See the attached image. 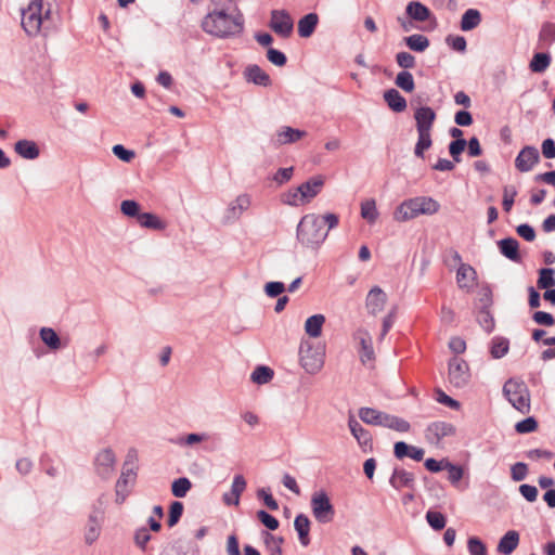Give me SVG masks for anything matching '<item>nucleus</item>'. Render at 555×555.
I'll return each mask as SVG.
<instances>
[{"label": "nucleus", "mask_w": 555, "mask_h": 555, "mask_svg": "<svg viewBox=\"0 0 555 555\" xmlns=\"http://www.w3.org/2000/svg\"><path fill=\"white\" fill-rule=\"evenodd\" d=\"M503 393L508 402L519 412L529 413L530 392L526 383L518 378H509L503 386Z\"/></svg>", "instance_id": "nucleus-6"}, {"label": "nucleus", "mask_w": 555, "mask_h": 555, "mask_svg": "<svg viewBox=\"0 0 555 555\" xmlns=\"http://www.w3.org/2000/svg\"><path fill=\"white\" fill-rule=\"evenodd\" d=\"M481 23V14L477 9H468L461 18V29L469 31L475 29Z\"/></svg>", "instance_id": "nucleus-34"}, {"label": "nucleus", "mask_w": 555, "mask_h": 555, "mask_svg": "<svg viewBox=\"0 0 555 555\" xmlns=\"http://www.w3.org/2000/svg\"><path fill=\"white\" fill-rule=\"evenodd\" d=\"M41 340L52 350H56L61 347V339L57 333L51 327H42L40 330Z\"/></svg>", "instance_id": "nucleus-41"}, {"label": "nucleus", "mask_w": 555, "mask_h": 555, "mask_svg": "<svg viewBox=\"0 0 555 555\" xmlns=\"http://www.w3.org/2000/svg\"><path fill=\"white\" fill-rule=\"evenodd\" d=\"M378 210L374 199H366L361 203V217L369 223H374L378 218Z\"/></svg>", "instance_id": "nucleus-42"}, {"label": "nucleus", "mask_w": 555, "mask_h": 555, "mask_svg": "<svg viewBox=\"0 0 555 555\" xmlns=\"http://www.w3.org/2000/svg\"><path fill=\"white\" fill-rule=\"evenodd\" d=\"M478 323L487 332L491 333L494 328V319L489 309H480L478 317Z\"/></svg>", "instance_id": "nucleus-49"}, {"label": "nucleus", "mask_w": 555, "mask_h": 555, "mask_svg": "<svg viewBox=\"0 0 555 555\" xmlns=\"http://www.w3.org/2000/svg\"><path fill=\"white\" fill-rule=\"evenodd\" d=\"M319 23L317 13H308L298 21V35L301 38H309L314 33Z\"/></svg>", "instance_id": "nucleus-32"}, {"label": "nucleus", "mask_w": 555, "mask_h": 555, "mask_svg": "<svg viewBox=\"0 0 555 555\" xmlns=\"http://www.w3.org/2000/svg\"><path fill=\"white\" fill-rule=\"evenodd\" d=\"M325 322V317L323 314H313L309 317L305 322V331L306 333L313 338H317L322 333V327Z\"/></svg>", "instance_id": "nucleus-36"}, {"label": "nucleus", "mask_w": 555, "mask_h": 555, "mask_svg": "<svg viewBox=\"0 0 555 555\" xmlns=\"http://www.w3.org/2000/svg\"><path fill=\"white\" fill-rule=\"evenodd\" d=\"M22 27L28 36H37L43 24V0H33L22 11Z\"/></svg>", "instance_id": "nucleus-8"}, {"label": "nucleus", "mask_w": 555, "mask_h": 555, "mask_svg": "<svg viewBox=\"0 0 555 555\" xmlns=\"http://www.w3.org/2000/svg\"><path fill=\"white\" fill-rule=\"evenodd\" d=\"M551 61L548 52H537L529 63V69L537 74L544 73L548 68Z\"/></svg>", "instance_id": "nucleus-35"}, {"label": "nucleus", "mask_w": 555, "mask_h": 555, "mask_svg": "<svg viewBox=\"0 0 555 555\" xmlns=\"http://www.w3.org/2000/svg\"><path fill=\"white\" fill-rule=\"evenodd\" d=\"M244 74L247 81L257 86L268 87L271 85L270 76L258 65L247 66Z\"/></svg>", "instance_id": "nucleus-27"}, {"label": "nucleus", "mask_w": 555, "mask_h": 555, "mask_svg": "<svg viewBox=\"0 0 555 555\" xmlns=\"http://www.w3.org/2000/svg\"><path fill=\"white\" fill-rule=\"evenodd\" d=\"M517 234L527 242H532L535 238V231L532 225L528 223L519 224L516 228Z\"/></svg>", "instance_id": "nucleus-64"}, {"label": "nucleus", "mask_w": 555, "mask_h": 555, "mask_svg": "<svg viewBox=\"0 0 555 555\" xmlns=\"http://www.w3.org/2000/svg\"><path fill=\"white\" fill-rule=\"evenodd\" d=\"M540 160V154L537 147L527 145L520 150L515 158V167L520 172L530 171Z\"/></svg>", "instance_id": "nucleus-13"}, {"label": "nucleus", "mask_w": 555, "mask_h": 555, "mask_svg": "<svg viewBox=\"0 0 555 555\" xmlns=\"http://www.w3.org/2000/svg\"><path fill=\"white\" fill-rule=\"evenodd\" d=\"M137 478V473L133 468L122 469L120 477L116 482V488L128 489L129 485H133Z\"/></svg>", "instance_id": "nucleus-53"}, {"label": "nucleus", "mask_w": 555, "mask_h": 555, "mask_svg": "<svg viewBox=\"0 0 555 555\" xmlns=\"http://www.w3.org/2000/svg\"><path fill=\"white\" fill-rule=\"evenodd\" d=\"M191 487L192 483L186 477H180L172 482L171 492L176 498H184Z\"/></svg>", "instance_id": "nucleus-45"}, {"label": "nucleus", "mask_w": 555, "mask_h": 555, "mask_svg": "<svg viewBox=\"0 0 555 555\" xmlns=\"http://www.w3.org/2000/svg\"><path fill=\"white\" fill-rule=\"evenodd\" d=\"M396 62L404 70L415 67V57L409 52L402 51L396 54Z\"/></svg>", "instance_id": "nucleus-57"}, {"label": "nucleus", "mask_w": 555, "mask_h": 555, "mask_svg": "<svg viewBox=\"0 0 555 555\" xmlns=\"http://www.w3.org/2000/svg\"><path fill=\"white\" fill-rule=\"evenodd\" d=\"M112 151H113V154L118 159H120V160H122L125 163H130L134 158V156H135L133 151L126 149L121 144L114 145Z\"/></svg>", "instance_id": "nucleus-60"}, {"label": "nucleus", "mask_w": 555, "mask_h": 555, "mask_svg": "<svg viewBox=\"0 0 555 555\" xmlns=\"http://www.w3.org/2000/svg\"><path fill=\"white\" fill-rule=\"evenodd\" d=\"M532 320L539 324L544 326H552L555 323L554 317L545 311H535L532 314Z\"/></svg>", "instance_id": "nucleus-63"}, {"label": "nucleus", "mask_w": 555, "mask_h": 555, "mask_svg": "<svg viewBox=\"0 0 555 555\" xmlns=\"http://www.w3.org/2000/svg\"><path fill=\"white\" fill-rule=\"evenodd\" d=\"M455 434V427L447 422H434L426 428V438L431 443H439L444 437Z\"/></svg>", "instance_id": "nucleus-15"}, {"label": "nucleus", "mask_w": 555, "mask_h": 555, "mask_svg": "<svg viewBox=\"0 0 555 555\" xmlns=\"http://www.w3.org/2000/svg\"><path fill=\"white\" fill-rule=\"evenodd\" d=\"M183 514V504L180 501H173L169 507L167 524L171 528L176 526Z\"/></svg>", "instance_id": "nucleus-47"}, {"label": "nucleus", "mask_w": 555, "mask_h": 555, "mask_svg": "<svg viewBox=\"0 0 555 555\" xmlns=\"http://www.w3.org/2000/svg\"><path fill=\"white\" fill-rule=\"evenodd\" d=\"M538 428V422L533 416H529L515 425L518 434H530Z\"/></svg>", "instance_id": "nucleus-56"}, {"label": "nucleus", "mask_w": 555, "mask_h": 555, "mask_svg": "<svg viewBox=\"0 0 555 555\" xmlns=\"http://www.w3.org/2000/svg\"><path fill=\"white\" fill-rule=\"evenodd\" d=\"M516 195H517V190L515 186H513V185L504 186L503 201H502V206H503L504 211H506V212L511 211V209L514 205Z\"/></svg>", "instance_id": "nucleus-51"}, {"label": "nucleus", "mask_w": 555, "mask_h": 555, "mask_svg": "<svg viewBox=\"0 0 555 555\" xmlns=\"http://www.w3.org/2000/svg\"><path fill=\"white\" fill-rule=\"evenodd\" d=\"M437 118L436 112L430 106H420L414 112L417 142L414 147V155L424 158L425 151L431 147V130Z\"/></svg>", "instance_id": "nucleus-3"}, {"label": "nucleus", "mask_w": 555, "mask_h": 555, "mask_svg": "<svg viewBox=\"0 0 555 555\" xmlns=\"http://www.w3.org/2000/svg\"><path fill=\"white\" fill-rule=\"evenodd\" d=\"M358 415L360 420L367 425L382 426L398 433H408L411 429L410 423L404 418L373 408H360Z\"/></svg>", "instance_id": "nucleus-5"}, {"label": "nucleus", "mask_w": 555, "mask_h": 555, "mask_svg": "<svg viewBox=\"0 0 555 555\" xmlns=\"http://www.w3.org/2000/svg\"><path fill=\"white\" fill-rule=\"evenodd\" d=\"M324 185V178L323 176H314L307 180L306 182L301 183L297 188V192H300V201L301 203L309 202L313 197H315L322 190Z\"/></svg>", "instance_id": "nucleus-16"}, {"label": "nucleus", "mask_w": 555, "mask_h": 555, "mask_svg": "<svg viewBox=\"0 0 555 555\" xmlns=\"http://www.w3.org/2000/svg\"><path fill=\"white\" fill-rule=\"evenodd\" d=\"M477 279L476 270L468 263H461L456 271V282L460 288L469 289Z\"/></svg>", "instance_id": "nucleus-24"}, {"label": "nucleus", "mask_w": 555, "mask_h": 555, "mask_svg": "<svg viewBox=\"0 0 555 555\" xmlns=\"http://www.w3.org/2000/svg\"><path fill=\"white\" fill-rule=\"evenodd\" d=\"M386 300L387 295L379 286L372 287L365 299L367 312L372 315H376L384 309Z\"/></svg>", "instance_id": "nucleus-17"}, {"label": "nucleus", "mask_w": 555, "mask_h": 555, "mask_svg": "<svg viewBox=\"0 0 555 555\" xmlns=\"http://www.w3.org/2000/svg\"><path fill=\"white\" fill-rule=\"evenodd\" d=\"M469 555H487L486 544L477 537H472L467 541Z\"/></svg>", "instance_id": "nucleus-55"}, {"label": "nucleus", "mask_w": 555, "mask_h": 555, "mask_svg": "<svg viewBox=\"0 0 555 555\" xmlns=\"http://www.w3.org/2000/svg\"><path fill=\"white\" fill-rule=\"evenodd\" d=\"M384 100L391 111L401 113L405 111L408 103L403 95L397 89H388L384 92Z\"/></svg>", "instance_id": "nucleus-30"}, {"label": "nucleus", "mask_w": 555, "mask_h": 555, "mask_svg": "<svg viewBox=\"0 0 555 555\" xmlns=\"http://www.w3.org/2000/svg\"><path fill=\"white\" fill-rule=\"evenodd\" d=\"M116 456L112 449L106 448L100 451L94 459V469L96 475L103 480H107L115 472Z\"/></svg>", "instance_id": "nucleus-10"}, {"label": "nucleus", "mask_w": 555, "mask_h": 555, "mask_svg": "<svg viewBox=\"0 0 555 555\" xmlns=\"http://www.w3.org/2000/svg\"><path fill=\"white\" fill-rule=\"evenodd\" d=\"M555 270L552 268H543L539 272L538 287L540 289H547L555 285Z\"/></svg>", "instance_id": "nucleus-43"}, {"label": "nucleus", "mask_w": 555, "mask_h": 555, "mask_svg": "<svg viewBox=\"0 0 555 555\" xmlns=\"http://www.w3.org/2000/svg\"><path fill=\"white\" fill-rule=\"evenodd\" d=\"M444 467V469H447L449 473L448 479L452 485H456L463 478L464 470L461 466L454 465L449 461H446Z\"/></svg>", "instance_id": "nucleus-58"}, {"label": "nucleus", "mask_w": 555, "mask_h": 555, "mask_svg": "<svg viewBox=\"0 0 555 555\" xmlns=\"http://www.w3.org/2000/svg\"><path fill=\"white\" fill-rule=\"evenodd\" d=\"M312 515L320 524H328L335 517V508L324 490L315 491L310 500Z\"/></svg>", "instance_id": "nucleus-9"}, {"label": "nucleus", "mask_w": 555, "mask_h": 555, "mask_svg": "<svg viewBox=\"0 0 555 555\" xmlns=\"http://www.w3.org/2000/svg\"><path fill=\"white\" fill-rule=\"evenodd\" d=\"M141 227L153 229V230H164L165 223L154 214L152 212H141L139 218L137 219Z\"/></svg>", "instance_id": "nucleus-40"}, {"label": "nucleus", "mask_w": 555, "mask_h": 555, "mask_svg": "<svg viewBox=\"0 0 555 555\" xmlns=\"http://www.w3.org/2000/svg\"><path fill=\"white\" fill-rule=\"evenodd\" d=\"M425 451L422 448L410 446L404 441H398L393 444V455L398 460L404 457H411L412 460L420 462L424 459Z\"/></svg>", "instance_id": "nucleus-19"}, {"label": "nucleus", "mask_w": 555, "mask_h": 555, "mask_svg": "<svg viewBox=\"0 0 555 555\" xmlns=\"http://www.w3.org/2000/svg\"><path fill=\"white\" fill-rule=\"evenodd\" d=\"M555 42V23L546 22L541 26L538 37L540 49H548Z\"/></svg>", "instance_id": "nucleus-33"}, {"label": "nucleus", "mask_w": 555, "mask_h": 555, "mask_svg": "<svg viewBox=\"0 0 555 555\" xmlns=\"http://www.w3.org/2000/svg\"><path fill=\"white\" fill-rule=\"evenodd\" d=\"M354 339L359 341L361 346L360 359L363 364L374 360L375 353L372 345V338L367 331L359 328L354 333Z\"/></svg>", "instance_id": "nucleus-18"}, {"label": "nucleus", "mask_w": 555, "mask_h": 555, "mask_svg": "<svg viewBox=\"0 0 555 555\" xmlns=\"http://www.w3.org/2000/svg\"><path fill=\"white\" fill-rule=\"evenodd\" d=\"M306 134L304 130L284 126L276 131V143L279 145L292 144L302 139Z\"/></svg>", "instance_id": "nucleus-25"}, {"label": "nucleus", "mask_w": 555, "mask_h": 555, "mask_svg": "<svg viewBox=\"0 0 555 555\" xmlns=\"http://www.w3.org/2000/svg\"><path fill=\"white\" fill-rule=\"evenodd\" d=\"M348 427L360 447H369L372 449V435L354 418L352 414H350L348 417Z\"/></svg>", "instance_id": "nucleus-20"}, {"label": "nucleus", "mask_w": 555, "mask_h": 555, "mask_svg": "<svg viewBox=\"0 0 555 555\" xmlns=\"http://www.w3.org/2000/svg\"><path fill=\"white\" fill-rule=\"evenodd\" d=\"M519 544V533L515 530L507 531L499 541L496 551L503 555L512 554Z\"/></svg>", "instance_id": "nucleus-29"}, {"label": "nucleus", "mask_w": 555, "mask_h": 555, "mask_svg": "<svg viewBox=\"0 0 555 555\" xmlns=\"http://www.w3.org/2000/svg\"><path fill=\"white\" fill-rule=\"evenodd\" d=\"M250 205V198L247 194H241L236 199L231 203L227 209V219L236 220L240 218L242 212L246 210Z\"/></svg>", "instance_id": "nucleus-31"}, {"label": "nucleus", "mask_w": 555, "mask_h": 555, "mask_svg": "<svg viewBox=\"0 0 555 555\" xmlns=\"http://www.w3.org/2000/svg\"><path fill=\"white\" fill-rule=\"evenodd\" d=\"M244 24V15L237 8L233 14H228L224 9H214L203 18L202 28L206 34L225 39L241 36Z\"/></svg>", "instance_id": "nucleus-1"}, {"label": "nucleus", "mask_w": 555, "mask_h": 555, "mask_svg": "<svg viewBox=\"0 0 555 555\" xmlns=\"http://www.w3.org/2000/svg\"><path fill=\"white\" fill-rule=\"evenodd\" d=\"M257 518L269 530H276L280 526L279 520L264 509H260L257 512Z\"/></svg>", "instance_id": "nucleus-54"}, {"label": "nucleus", "mask_w": 555, "mask_h": 555, "mask_svg": "<svg viewBox=\"0 0 555 555\" xmlns=\"http://www.w3.org/2000/svg\"><path fill=\"white\" fill-rule=\"evenodd\" d=\"M467 141L465 139L453 140L449 144V153L455 163L461 162V154L466 147Z\"/></svg>", "instance_id": "nucleus-52"}, {"label": "nucleus", "mask_w": 555, "mask_h": 555, "mask_svg": "<svg viewBox=\"0 0 555 555\" xmlns=\"http://www.w3.org/2000/svg\"><path fill=\"white\" fill-rule=\"evenodd\" d=\"M324 348L302 341L299 348L300 364L309 374L318 373L324 365Z\"/></svg>", "instance_id": "nucleus-7"}, {"label": "nucleus", "mask_w": 555, "mask_h": 555, "mask_svg": "<svg viewBox=\"0 0 555 555\" xmlns=\"http://www.w3.org/2000/svg\"><path fill=\"white\" fill-rule=\"evenodd\" d=\"M209 438L207 433H192L176 440L179 446H193Z\"/></svg>", "instance_id": "nucleus-48"}, {"label": "nucleus", "mask_w": 555, "mask_h": 555, "mask_svg": "<svg viewBox=\"0 0 555 555\" xmlns=\"http://www.w3.org/2000/svg\"><path fill=\"white\" fill-rule=\"evenodd\" d=\"M310 519L305 514H299L295 517L294 528L298 534L301 546L306 547L310 544Z\"/></svg>", "instance_id": "nucleus-26"}, {"label": "nucleus", "mask_w": 555, "mask_h": 555, "mask_svg": "<svg viewBox=\"0 0 555 555\" xmlns=\"http://www.w3.org/2000/svg\"><path fill=\"white\" fill-rule=\"evenodd\" d=\"M246 480L243 475H235L231 485V492L236 500H240L246 489Z\"/></svg>", "instance_id": "nucleus-62"}, {"label": "nucleus", "mask_w": 555, "mask_h": 555, "mask_svg": "<svg viewBox=\"0 0 555 555\" xmlns=\"http://www.w3.org/2000/svg\"><path fill=\"white\" fill-rule=\"evenodd\" d=\"M120 210L121 212L130 218H139L141 215L140 212V205L133 201V199H125L120 204Z\"/></svg>", "instance_id": "nucleus-50"}, {"label": "nucleus", "mask_w": 555, "mask_h": 555, "mask_svg": "<svg viewBox=\"0 0 555 555\" xmlns=\"http://www.w3.org/2000/svg\"><path fill=\"white\" fill-rule=\"evenodd\" d=\"M14 151L17 155L25 159H36L40 155V150L38 144L33 140H18L14 145Z\"/></svg>", "instance_id": "nucleus-23"}, {"label": "nucleus", "mask_w": 555, "mask_h": 555, "mask_svg": "<svg viewBox=\"0 0 555 555\" xmlns=\"http://www.w3.org/2000/svg\"><path fill=\"white\" fill-rule=\"evenodd\" d=\"M403 40L408 48L415 52H424L429 47V39L424 35L414 34L404 37Z\"/></svg>", "instance_id": "nucleus-37"}, {"label": "nucleus", "mask_w": 555, "mask_h": 555, "mask_svg": "<svg viewBox=\"0 0 555 555\" xmlns=\"http://www.w3.org/2000/svg\"><path fill=\"white\" fill-rule=\"evenodd\" d=\"M395 85L406 93L415 89L413 75L409 70H401L397 74Z\"/></svg>", "instance_id": "nucleus-39"}, {"label": "nucleus", "mask_w": 555, "mask_h": 555, "mask_svg": "<svg viewBox=\"0 0 555 555\" xmlns=\"http://www.w3.org/2000/svg\"><path fill=\"white\" fill-rule=\"evenodd\" d=\"M269 27L283 38L292 35L294 22L286 10H272Z\"/></svg>", "instance_id": "nucleus-11"}, {"label": "nucleus", "mask_w": 555, "mask_h": 555, "mask_svg": "<svg viewBox=\"0 0 555 555\" xmlns=\"http://www.w3.org/2000/svg\"><path fill=\"white\" fill-rule=\"evenodd\" d=\"M511 475L514 481H521L528 475V466L524 462H517L511 467Z\"/></svg>", "instance_id": "nucleus-61"}, {"label": "nucleus", "mask_w": 555, "mask_h": 555, "mask_svg": "<svg viewBox=\"0 0 555 555\" xmlns=\"http://www.w3.org/2000/svg\"><path fill=\"white\" fill-rule=\"evenodd\" d=\"M509 349V343L506 338L496 337L492 340L491 356L494 359L503 358Z\"/></svg>", "instance_id": "nucleus-44"}, {"label": "nucleus", "mask_w": 555, "mask_h": 555, "mask_svg": "<svg viewBox=\"0 0 555 555\" xmlns=\"http://www.w3.org/2000/svg\"><path fill=\"white\" fill-rule=\"evenodd\" d=\"M500 253L514 262H520L519 244L514 237H505L498 242Z\"/></svg>", "instance_id": "nucleus-22"}, {"label": "nucleus", "mask_w": 555, "mask_h": 555, "mask_svg": "<svg viewBox=\"0 0 555 555\" xmlns=\"http://www.w3.org/2000/svg\"><path fill=\"white\" fill-rule=\"evenodd\" d=\"M426 520L434 530H442L446 527V517L440 512L428 511L426 513Z\"/></svg>", "instance_id": "nucleus-46"}, {"label": "nucleus", "mask_w": 555, "mask_h": 555, "mask_svg": "<svg viewBox=\"0 0 555 555\" xmlns=\"http://www.w3.org/2000/svg\"><path fill=\"white\" fill-rule=\"evenodd\" d=\"M327 235L328 230L324 228V221L315 214L305 215L297 225V240L307 248L317 249Z\"/></svg>", "instance_id": "nucleus-2"}, {"label": "nucleus", "mask_w": 555, "mask_h": 555, "mask_svg": "<svg viewBox=\"0 0 555 555\" xmlns=\"http://www.w3.org/2000/svg\"><path fill=\"white\" fill-rule=\"evenodd\" d=\"M468 364L460 358H453L449 362V380L456 387L462 388L469 382Z\"/></svg>", "instance_id": "nucleus-12"}, {"label": "nucleus", "mask_w": 555, "mask_h": 555, "mask_svg": "<svg viewBox=\"0 0 555 555\" xmlns=\"http://www.w3.org/2000/svg\"><path fill=\"white\" fill-rule=\"evenodd\" d=\"M102 511H93L89 515L88 525L85 533V541L88 545L95 542L100 535Z\"/></svg>", "instance_id": "nucleus-21"}, {"label": "nucleus", "mask_w": 555, "mask_h": 555, "mask_svg": "<svg viewBox=\"0 0 555 555\" xmlns=\"http://www.w3.org/2000/svg\"><path fill=\"white\" fill-rule=\"evenodd\" d=\"M389 485L397 491L408 488L410 490L415 489V476L412 472H409L400 466H395L392 474L389 478Z\"/></svg>", "instance_id": "nucleus-14"}, {"label": "nucleus", "mask_w": 555, "mask_h": 555, "mask_svg": "<svg viewBox=\"0 0 555 555\" xmlns=\"http://www.w3.org/2000/svg\"><path fill=\"white\" fill-rule=\"evenodd\" d=\"M440 209V204L428 196H417L401 203L393 212V219L404 222L420 215H434Z\"/></svg>", "instance_id": "nucleus-4"}, {"label": "nucleus", "mask_w": 555, "mask_h": 555, "mask_svg": "<svg viewBox=\"0 0 555 555\" xmlns=\"http://www.w3.org/2000/svg\"><path fill=\"white\" fill-rule=\"evenodd\" d=\"M267 59L275 66H284L287 62L286 55L274 48H269L267 51Z\"/></svg>", "instance_id": "nucleus-59"}, {"label": "nucleus", "mask_w": 555, "mask_h": 555, "mask_svg": "<svg viewBox=\"0 0 555 555\" xmlns=\"http://www.w3.org/2000/svg\"><path fill=\"white\" fill-rule=\"evenodd\" d=\"M274 376V372L267 365H258L251 373L250 379L253 383L258 385H264L269 383Z\"/></svg>", "instance_id": "nucleus-38"}, {"label": "nucleus", "mask_w": 555, "mask_h": 555, "mask_svg": "<svg viewBox=\"0 0 555 555\" xmlns=\"http://www.w3.org/2000/svg\"><path fill=\"white\" fill-rule=\"evenodd\" d=\"M406 15L416 22H425L433 15L431 11L420 1H411L405 8Z\"/></svg>", "instance_id": "nucleus-28"}]
</instances>
